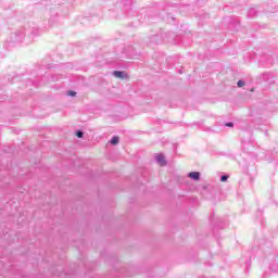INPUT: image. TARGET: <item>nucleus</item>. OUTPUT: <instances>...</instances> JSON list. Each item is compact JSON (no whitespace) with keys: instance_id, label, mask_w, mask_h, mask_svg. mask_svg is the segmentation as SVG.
Here are the masks:
<instances>
[{"instance_id":"f257e3e1","label":"nucleus","mask_w":278,"mask_h":278,"mask_svg":"<svg viewBox=\"0 0 278 278\" xmlns=\"http://www.w3.org/2000/svg\"><path fill=\"white\" fill-rule=\"evenodd\" d=\"M204 0H197L194 4L184 2L180 0L179 3H173L165 1L160 8L161 11L155 7L142 8L140 11H130V14L125 13L124 18H130L129 25L131 27H140L142 23L148 25L151 23H157V21H164L167 24L179 25V21L175 17L173 12L180 13L181 16H195L198 18V25H204L210 21V13L205 11L197 12L199 5H204Z\"/></svg>"},{"instance_id":"f03ea898","label":"nucleus","mask_w":278,"mask_h":278,"mask_svg":"<svg viewBox=\"0 0 278 278\" xmlns=\"http://www.w3.org/2000/svg\"><path fill=\"white\" fill-rule=\"evenodd\" d=\"M4 14L7 18L26 21L22 28L11 33L9 39L7 40V45H9V47H16V45H21V42L29 45V42H33L35 38L42 36V33L47 29V26L51 25L47 18H40L34 13L27 12V9H25L22 13L18 11H12L11 9H5Z\"/></svg>"},{"instance_id":"7ed1b4c3","label":"nucleus","mask_w":278,"mask_h":278,"mask_svg":"<svg viewBox=\"0 0 278 278\" xmlns=\"http://www.w3.org/2000/svg\"><path fill=\"white\" fill-rule=\"evenodd\" d=\"M53 64L47 63V61H42L39 67L33 71L30 74L22 73L15 74L14 76H4L3 81L10 84L11 89L14 88H40V86H47L49 81H60V79H64V75L62 74H52L49 76L47 71H51L53 68Z\"/></svg>"},{"instance_id":"20e7f679","label":"nucleus","mask_w":278,"mask_h":278,"mask_svg":"<svg viewBox=\"0 0 278 278\" xmlns=\"http://www.w3.org/2000/svg\"><path fill=\"white\" fill-rule=\"evenodd\" d=\"M74 3L75 0H34V4H29L25 10L40 18L50 16L47 21L50 25H53L59 23L61 18L68 16Z\"/></svg>"},{"instance_id":"39448f33","label":"nucleus","mask_w":278,"mask_h":278,"mask_svg":"<svg viewBox=\"0 0 278 278\" xmlns=\"http://www.w3.org/2000/svg\"><path fill=\"white\" fill-rule=\"evenodd\" d=\"M262 114H264V110L252 106L250 109V123H243L240 126L242 129L240 134L242 149L245 151V153H250L252 157H257V155L253 153V149H255V144H253V129L265 131V136H268V129L263 128L268 125V122L262 117Z\"/></svg>"},{"instance_id":"423d86ee","label":"nucleus","mask_w":278,"mask_h":278,"mask_svg":"<svg viewBox=\"0 0 278 278\" xmlns=\"http://www.w3.org/2000/svg\"><path fill=\"white\" fill-rule=\"evenodd\" d=\"M270 249H273V241H268L266 239L255 241L252 249L239 260V264L242 268H244L245 275H249V270L251 269V260H253V256L255 254L263 253V255L266 257L268 253H270Z\"/></svg>"},{"instance_id":"0eeeda50","label":"nucleus","mask_w":278,"mask_h":278,"mask_svg":"<svg viewBox=\"0 0 278 278\" xmlns=\"http://www.w3.org/2000/svg\"><path fill=\"white\" fill-rule=\"evenodd\" d=\"M144 45L147 47H157V45H162V42H173L177 45L179 42V35H176L172 30H164V28H159L156 30H151L149 37L144 39Z\"/></svg>"},{"instance_id":"6e6552de","label":"nucleus","mask_w":278,"mask_h":278,"mask_svg":"<svg viewBox=\"0 0 278 278\" xmlns=\"http://www.w3.org/2000/svg\"><path fill=\"white\" fill-rule=\"evenodd\" d=\"M210 223H211V231L215 240L217 241V244H219L220 240V231L223 229L227 228V225H229V217L224 216H216L214 213L210 216Z\"/></svg>"},{"instance_id":"1a4fd4ad","label":"nucleus","mask_w":278,"mask_h":278,"mask_svg":"<svg viewBox=\"0 0 278 278\" xmlns=\"http://www.w3.org/2000/svg\"><path fill=\"white\" fill-rule=\"evenodd\" d=\"M141 53L142 51H140V48H136L134 46H125L122 49L121 55L117 56L118 61L115 62L116 68H125L127 66L125 61H123V58H126V60H136L140 58Z\"/></svg>"},{"instance_id":"9d476101","label":"nucleus","mask_w":278,"mask_h":278,"mask_svg":"<svg viewBox=\"0 0 278 278\" xmlns=\"http://www.w3.org/2000/svg\"><path fill=\"white\" fill-rule=\"evenodd\" d=\"M134 0H115V12H121V14H117L115 18H125V14H128V16L131 14V11L134 8Z\"/></svg>"},{"instance_id":"9b49d317","label":"nucleus","mask_w":278,"mask_h":278,"mask_svg":"<svg viewBox=\"0 0 278 278\" xmlns=\"http://www.w3.org/2000/svg\"><path fill=\"white\" fill-rule=\"evenodd\" d=\"M238 163L243 173L249 176L248 181L250 184V188L253 187V177L257 175V167L255 164L250 165L249 161L244 156L241 157Z\"/></svg>"},{"instance_id":"f8f14e48","label":"nucleus","mask_w":278,"mask_h":278,"mask_svg":"<svg viewBox=\"0 0 278 278\" xmlns=\"http://www.w3.org/2000/svg\"><path fill=\"white\" fill-rule=\"evenodd\" d=\"M106 263L110 264L114 273H116L115 277H129V274H127V267L123 266V263H121L118 256L110 255L106 258Z\"/></svg>"},{"instance_id":"ddd939ff","label":"nucleus","mask_w":278,"mask_h":278,"mask_svg":"<svg viewBox=\"0 0 278 278\" xmlns=\"http://www.w3.org/2000/svg\"><path fill=\"white\" fill-rule=\"evenodd\" d=\"M81 266L85 270L84 278H114V276H112V275H94V276H92V270H94V268H97V261H93L91 263L81 261Z\"/></svg>"},{"instance_id":"4468645a","label":"nucleus","mask_w":278,"mask_h":278,"mask_svg":"<svg viewBox=\"0 0 278 278\" xmlns=\"http://www.w3.org/2000/svg\"><path fill=\"white\" fill-rule=\"evenodd\" d=\"M275 60L276 62H278V55L273 52H270L269 54L263 52L258 58L261 66H264L265 68H270V66L275 64Z\"/></svg>"},{"instance_id":"2eb2a0df","label":"nucleus","mask_w":278,"mask_h":278,"mask_svg":"<svg viewBox=\"0 0 278 278\" xmlns=\"http://www.w3.org/2000/svg\"><path fill=\"white\" fill-rule=\"evenodd\" d=\"M222 25L227 27L229 31H240V18L227 16L223 18Z\"/></svg>"},{"instance_id":"dca6fc26","label":"nucleus","mask_w":278,"mask_h":278,"mask_svg":"<svg viewBox=\"0 0 278 278\" xmlns=\"http://www.w3.org/2000/svg\"><path fill=\"white\" fill-rule=\"evenodd\" d=\"M269 270L271 273H278V254L274 257L273 263H270ZM270 271H265L263 274V278H277L275 276H270Z\"/></svg>"},{"instance_id":"f3484780","label":"nucleus","mask_w":278,"mask_h":278,"mask_svg":"<svg viewBox=\"0 0 278 278\" xmlns=\"http://www.w3.org/2000/svg\"><path fill=\"white\" fill-rule=\"evenodd\" d=\"M99 23V13H89V15H85L83 17L78 16V22L84 25L85 23Z\"/></svg>"},{"instance_id":"a211bd4d","label":"nucleus","mask_w":278,"mask_h":278,"mask_svg":"<svg viewBox=\"0 0 278 278\" xmlns=\"http://www.w3.org/2000/svg\"><path fill=\"white\" fill-rule=\"evenodd\" d=\"M154 161L156 162V164H159V166H168L166 155H164V153L162 152L154 154Z\"/></svg>"},{"instance_id":"6ab92c4d","label":"nucleus","mask_w":278,"mask_h":278,"mask_svg":"<svg viewBox=\"0 0 278 278\" xmlns=\"http://www.w3.org/2000/svg\"><path fill=\"white\" fill-rule=\"evenodd\" d=\"M113 77L122 80H129V74L125 71L115 70L112 72Z\"/></svg>"},{"instance_id":"aec40b11","label":"nucleus","mask_w":278,"mask_h":278,"mask_svg":"<svg viewBox=\"0 0 278 278\" xmlns=\"http://www.w3.org/2000/svg\"><path fill=\"white\" fill-rule=\"evenodd\" d=\"M261 80L266 84H275V76L270 72H265L262 74Z\"/></svg>"},{"instance_id":"412c9836","label":"nucleus","mask_w":278,"mask_h":278,"mask_svg":"<svg viewBox=\"0 0 278 278\" xmlns=\"http://www.w3.org/2000/svg\"><path fill=\"white\" fill-rule=\"evenodd\" d=\"M210 190H212V186H207L202 189L201 194L204 199H214V191Z\"/></svg>"},{"instance_id":"4be33fe9","label":"nucleus","mask_w":278,"mask_h":278,"mask_svg":"<svg viewBox=\"0 0 278 278\" xmlns=\"http://www.w3.org/2000/svg\"><path fill=\"white\" fill-rule=\"evenodd\" d=\"M188 177L192 181H201V172H190L188 173Z\"/></svg>"},{"instance_id":"5701e85b","label":"nucleus","mask_w":278,"mask_h":278,"mask_svg":"<svg viewBox=\"0 0 278 278\" xmlns=\"http://www.w3.org/2000/svg\"><path fill=\"white\" fill-rule=\"evenodd\" d=\"M258 13H260V10H257V8L255 7H252L248 11V18H255V16H257Z\"/></svg>"},{"instance_id":"b1692460","label":"nucleus","mask_w":278,"mask_h":278,"mask_svg":"<svg viewBox=\"0 0 278 278\" xmlns=\"http://www.w3.org/2000/svg\"><path fill=\"white\" fill-rule=\"evenodd\" d=\"M262 216H264V211L258 208L255 214V219L258 220L262 227H264V219L262 218Z\"/></svg>"},{"instance_id":"393cba45","label":"nucleus","mask_w":278,"mask_h":278,"mask_svg":"<svg viewBox=\"0 0 278 278\" xmlns=\"http://www.w3.org/2000/svg\"><path fill=\"white\" fill-rule=\"evenodd\" d=\"M121 142V137L118 135H114L110 140H109V143L112 146V147H116L117 144H119Z\"/></svg>"},{"instance_id":"a878e982","label":"nucleus","mask_w":278,"mask_h":278,"mask_svg":"<svg viewBox=\"0 0 278 278\" xmlns=\"http://www.w3.org/2000/svg\"><path fill=\"white\" fill-rule=\"evenodd\" d=\"M180 31L182 34H190V27L188 26V24H181L180 25Z\"/></svg>"},{"instance_id":"bb28decb","label":"nucleus","mask_w":278,"mask_h":278,"mask_svg":"<svg viewBox=\"0 0 278 278\" xmlns=\"http://www.w3.org/2000/svg\"><path fill=\"white\" fill-rule=\"evenodd\" d=\"M74 134H75L76 138H79V139H81V138H84V136H86V131H84L81 129H76Z\"/></svg>"},{"instance_id":"cd10ccee","label":"nucleus","mask_w":278,"mask_h":278,"mask_svg":"<svg viewBox=\"0 0 278 278\" xmlns=\"http://www.w3.org/2000/svg\"><path fill=\"white\" fill-rule=\"evenodd\" d=\"M247 86V81L244 79H239L237 81V88H244Z\"/></svg>"},{"instance_id":"c85d7f7f","label":"nucleus","mask_w":278,"mask_h":278,"mask_svg":"<svg viewBox=\"0 0 278 278\" xmlns=\"http://www.w3.org/2000/svg\"><path fill=\"white\" fill-rule=\"evenodd\" d=\"M13 101L18 99V91H15L14 94L11 96ZM17 101H25V98L22 97L21 99H18Z\"/></svg>"},{"instance_id":"c756f323","label":"nucleus","mask_w":278,"mask_h":278,"mask_svg":"<svg viewBox=\"0 0 278 278\" xmlns=\"http://www.w3.org/2000/svg\"><path fill=\"white\" fill-rule=\"evenodd\" d=\"M229 180V175L224 174L219 177V181H222V184H225Z\"/></svg>"},{"instance_id":"7c9ffc66","label":"nucleus","mask_w":278,"mask_h":278,"mask_svg":"<svg viewBox=\"0 0 278 278\" xmlns=\"http://www.w3.org/2000/svg\"><path fill=\"white\" fill-rule=\"evenodd\" d=\"M5 92L2 88H0V101H5L8 99V94H4Z\"/></svg>"},{"instance_id":"2f4dec72","label":"nucleus","mask_w":278,"mask_h":278,"mask_svg":"<svg viewBox=\"0 0 278 278\" xmlns=\"http://www.w3.org/2000/svg\"><path fill=\"white\" fill-rule=\"evenodd\" d=\"M67 97H77V91L70 89L66 91Z\"/></svg>"},{"instance_id":"473e14b6","label":"nucleus","mask_w":278,"mask_h":278,"mask_svg":"<svg viewBox=\"0 0 278 278\" xmlns=\"http://www.w3.org/2000/svg\"><path fill=\"white\" fill-rule=\"evenodd\" d=\"M225 127H233V122H226L225 124Z\"/></svg>"},{"instance_id":"72a5a7b5","label":"nucleus","mask_w":278,"mask_h":278,"mask_svg":"<svg viewBox=\"0 0 278 278\" xmlns=\"http://www.w3.org/2000/svg\"><path fill=\"white\" fill-rule=\"evenodd\" d=\"M65 66L66 68H73V63H66Z\"/></svg>"},{"instance_id":"f704fd0d","label":"nucleus","mask_w":278,"mask_h":278,"mask_svg":"<svg viewBox=\"0 0 278 278\" xmlns=\"http://www.w3.org/2000/svg\"><path fill=\"white\" fill-rule=\"evenodd\" d=\"M173 149H174V153H176L177 152V143L173 144Z\"/></svg>"},{"instance_id":"c9c22d12","label":"nucleus","mask_w":278,"mask_h":278,"mask_svg":"<svg viewBox=\"0 0 278 278\" xmlns=\"http://www.w3.org/2000/svg\"><path fill=\"white\" fill-rule=\"evenodd\" d=\"M243 184H244V179L239 181V186H243Z\"/></svg>"},{"instance_id":"e433bc0d","label":"nucleus","mask_w":278,"mask_h":278,"mask_svg":"<svg viewBox=\"0 0 278 278\" xmlns=\"http://www.w3.org/2000/svg\"><path fill=\"white\" fill-rule=\"evenodd\" d=\"M178 73H179V75H181L184 73V71L182 70H178Z\"/></svg>"},{"instance_id":"4c0bfd02","label":"nucleus","mask_w":278,"mask_h":278,"mask_svg":"<svg viewBox=\"0 0 278 278\" xmlns=\"http://www.w3.org/2000/svg\"><path fill=\"white\" fill-rule=\"evenodd\" d=\"M250 92H255V89H254V88H252V89L250 90Z\"/></svg>"}]
</instances>
